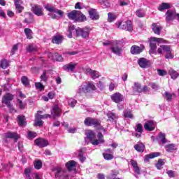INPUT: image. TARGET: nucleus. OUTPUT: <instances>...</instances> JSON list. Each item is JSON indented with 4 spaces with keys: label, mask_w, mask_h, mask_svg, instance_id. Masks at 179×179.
<instances>
[{
    "label": "nucleus",
    "mask_w": 179,
    "mask_h": 179,
    "mask_svg": "<svg viewBox=\"0 0 179 179\" xmlns=\"http://www.w3.org/2000/svg\"><path fill=\"white\" fill-rule=\"evenodd\" d=\"M92 29L85 27L84 28H78L75 27V25L69 26L66 36L69 38H72V35L76 34L77 37H82V38H87L89 37V34H90V31Z\"/></svg>",
    "instance_id": "1"
},
{
    "label": "nucleus",
    "mask_w": 179,
    "mask_h": 179,
    "mask_svg": "<svg viewBox=\"0 0 179 179\" xmlns=\"http://www.w3.org/2000/svg\"><path fill=\"white\" fill-rule=\"evenodd\" d=\"M98 140L96 139V134H94V131L92 130H89L87 132V138L91 141V143L94 146H97V145H100V143H104V138H103V134L98 133L97 134ZM95 139V140H94Z\"/></svg>",
    "instance_id": "2"
},
{
    "label": "nucleus",
    "mask_w": 179,
    "mask_h": 179,
    "mask_svg": "<svg viewBox=\"0 0 179 179\" xmlns=\"http://www.w3.org/2000/svg\"><path fill=\"white\" fill-rule=\"evenodd\" d=\"M67 16L70 20H74V22H85L86 20V16L82 14V12L76 10L67 13Z\"/></svg>",
    "instance_id": "3"
},
{
    "label": "nucleus",
    "mask_w": 179,
    "mask_h": 179,
    "mask_svg": "<svg viewBox=\"0 0 179 179\" xmlns=\"http://www.w3.org/2000/svg\"><path fill=\"white\" fill-rule=\"evenodd\" d=\"M85 125L87 127H94L102 129L103 132H106V129L101 127V121L93 117H87L84 121Z\"/></svg>",
    "instance_id": "4"
},
{
    "label": "nucleus",
    "mask_w": 179,
    "mask_h": 179,
    "mask_svg": "<svg viewBox=\"0 0 179 179\" xmlns=\"http://www.w3.org/2000/svg\"><path fill=\"white\" fill-rule=\"evenodd\" d=\"M157 52L158 54H163V52H164L166 54L165 58H166V59H171L174 58V55H173V53H171V48L169 45H161L157 49Z\"/></svg>",
    "instance_id": "5"
},
{
    "label": "nucleus",
    "mask_w": 179,
    "mask_h": 179,
    "mask_svg": "<svg viewBox=\"0 0 179 179\" xmlns=\"http://www.w3.org/2000/svg\"><path fill=\"white\" fill-rule=\"evenodd\" d=\"M120 44H121V41H115L113 42L112 46L110 48L111 52L115 55H118V57H121L122 55V46Z\"/></svg>",
    "instance_id": "6"
},
{
    "label": "nucleus",
    "mask_w": 179,
    "mask_h": 179,
    "mask_svg": "<svg viewBox=\"0 0 179 179\" xmlns=\"http://www.w3.org/2000/svg\"><path fill=\"white\" fill-rule=\"evenodd\" d=\"M164 39L162 38H156V37H153L151 38L150 41V50H149V54H150V55H152V54H156V50L157 48V46L156 45V43H164Z\"/></svg>",
    "instance_id": "7"
},
{
    "label": "nucleus",
    "mask_w": 179,
    "mask_h": 179,
    "mask_svg": "<svg viewBox=\"0 0 179 179\" xmlns=\"http://www.w3.org/2000/svg\"><path fill=\"white\" fill-rule=\"evenodd\" d=\"M115 26L117 29H122V30H126L127 31H132V30H134V27L132 26V22H131V20H127L124 22L121 21L117 22Z\"/></svg>",
    "instance_id": "8"
},
{
    "label": "nucleus",
    "mask_w": 179,
    "mask_h": 179,
    "mask_svg": "<svg viewBox=\"0 0 179 179\" xmlns=\"http://www.w3.org/2000/svg\"><path fill=\"white\" fill-rule=\"evenodd\" d=\"M12 100H13V95L8 93L3 96L1 101L3 104H6V106H7L10 113H13V111H15V109L13 108V105L10 104Z\"/></svg>",
    "instance_id": "9"
},
{
    "label": "nucleus",
    "mask_w": 179,
    "mask_h": 179,
    "mask_svg": "<svg viewBox=\"0 0 179 179\" xmlns=\"http://www.w3.org/2000/svg\"><path fill=\"white\" fill-rule=\"evenodd\" d=\"M62 114V109L58 105L53 106L51 110V115L52 118H59Z\"/></svg>",
    "instance_id": "10"
},
{
    "label": "nucleus",
    "mask_w": 179,
    "mask_h": 179,
    "mask_svg": "<svg viewBox=\"0 0 179 179\" xmlns=\"http://www.w3.org/2000/svg\"><path fill=\"white\" fill-rule=\"evenodd\" d=\"M137 62L140 68H143V69L150 68V65H152V63H150L149 59L145 57L139 58Z\"/></svg>",
    "instance_id": "11"
},
{
    "label": "nucleus",
    "mask_w": 179,
    "mask_h": 179,
    "mask_svg": "<svg viewBox=\"0 0 179 179\" xmlns=\"http://www.w3.org/2000/svg\"><path fill=\"white\" fill-rule=\"evenodd\" d=\"M45 9L48 10V12H53L54 13H57V15H59L60 17H62L64 16V11L52 6H50L48 4L45 6Z\"/></svg>",
    "instance_id": "12"
},
{
    "label": "nucleus",
    "mask_w": 179,
    "mask_h": 179,
    "mask_svg": "<svg viewBox=\"0 0 179 179\" xmlns=\"http://www.w3.org/2000/svg\"><path fill=\"white\" fill-rule=\"evenodd\" d=\"M145 50V45H141L140 46L138 45H133L131 46L130 49V52L133 55H138V54H141Z\"/></svg>",
    "instance_id": "13"
},
{
    "label": "nucleus",
    "mask_w": 179,
    "mask_h": 179,
    "mask_svg": "<svg viewBox=\"0 0 179 179\" xmlns=\"http://www.w3.org/2000/svg\"><path fill=\"white\" fill-rule=\"evenodd\" d=\"M177 16V13L174 10H168L166 13V21L171 22V20H174L176 17Z\"/></svg>",
    "instance_id": "14"
},
{
    "label": "nucleus",
    "mask_w": 179,
    "mask_h": 179,
    "mask_svg": "<svg viewBox=\"0 0 179 179\" xmlns=\"http://www.w3.org/2000/svg\"><path fill=\"white\" fill-rule=\"evenodd\" d=\"M77 66H78V63L70 62L63 66V69L64 71H66V72H73V71H75Z\"/></svg>",
    "instance_id": "15"
},
{
    "label": "nucleus",
    "mask_w": 179,
    "mask_h": 179,
    "mask_svg": "<svg viewBox=\"0 0 179 179\" xmlns=\"http://www.w3.org/2000/svg\"><path fill=\"white\" fill-rule=\"evenodd\" d=\"M110 99L115 103H121V101H124V96L120 92H116L112 94Z\"/></svg>",
    "instance_id": "16"
},
{
    "label": "nucleus",
    "mask_w": 179,
    "mask_h": 179,
    "mask_svg": "<svg viewBox=\"0 0 179 179\" xmlns=\"http://www.w3.org/2000/svg\"><path fill=\"white\" fill-rule=\"evenodd\" d=\"M32 12L36 16H43L44 12H43V7L38 5H35L32 6Z\"/></svg>",
    "instance_id": "17"
},
{
    "label": "nucleus",
    "mask_w": 179,
    "mask_h": 179,
    "mask_svg": "<svg viewBox=\"0 0 179 179\" xmlns=\"http://www.w3.org/2000/svg\"><path fill=\"white\" fill-rule=\"evenodd\" d=\"M89 15L92 20H99L100 15L97 13V10L94 8H90L88 11Z\"/></svg>",
    "instance_id": "18"
},
{
    "label": "nucleus",
    "mask_w": 179,
    "mask_h": 179,
    "mask_svg": "<svg viewBox=\"0 0 179 179\" xmlns=\"http://www.w3.org/2000/svg\"><path fill=\"white\" fill-rule=\"evenodd\" d=\"M35 145L38 146V148H45V146H48V141L44 138H36L34 141Z\"/></svg>",
    "instance_id": "19"
},
{
    "label": "nucleus",
    "mask_w": 179,
    "mask_h": 179,
    "mask_svg": "<svg viewBox=\"0 0 179 179\" xmlns=\"http://www.w3.org/2000/svg\"><path fill=\"white\" fill-rule=\"evenodd\" d=\"M4 138L5 139H14L15 142L17 141V139H19V134L16 132H11L8 131L7 133L4 134Z\"/></svg>",
    "instance_id": "20"
},
{
    "label": "nucleus",
    "mask_w": 179,
    "mask_h": 179,
    "mask_svg": "<svg viewBox=\"0 0 179 179\" xmlns=\"http://www.w3.org/2000/svg\"><path fill=\"white\" fill-rule=\"evenodd\" d=\"M85 72L87 75H90L92 79H97V78H100V73H99L97 71L87 69Z\"/></svg>",
    "instance_id": "21"
},
{
    "label": "nucleus",
    "mask_w": 179,
    "mask_h": 179,
    "mask_svg": "<svg viewBox=\"0 0 179 179\" xmlns=\"http://www.w3.org/2000/svg\"><path fill=\"white\" fill-rule=\"evenodd\" d=\"M152 29L155 34H157L158 36H160V33L162 32V30H163V27L159 25L158 24L153 23L152 24Z\"/></svg>",
    "instance_id": "22"
},
{
    "label": "nucleus",
    "mask_w": 179,
    "mask_h": 179,
    "mask_svg": "<svg viewBox=\"0 0 179 179\" xmlns=\"http://www.w3.org/2000/svg\"><path fill=\"white\" fill-rule=\"evenodd\" d=\"M144 128L146 131H155V122L150 120L145 123Z\"/></svg>",
    "instance_id": "23"
},
{
    "label": "nucleus",
    "mask_w": 179,
    "mask_h": 179,
    "mask_svg": "<svg viewBox=\"0 0 179 179\" xmlns=\"http://www.w3.org/2000/svg\"><path fill=\"white\" fill-rule=\"evenodd\" d=\"M66 167L69 171H73L76 169V162L75 161H69L66 164Z\"/></svg>",
    "instance_id": "24"
},
{
    "label": "nucleus",
    "mask_w": 179,
    "mask_h": 179,
    "mask_svg": "<svg viewBox=\"0 0 179 179\" xmlns=\"http://www.w3.org/2000/svg\"><path fill=\"white\" fill-rule=\"evenodd\" d=\"M130 163L131 164V166L134 168V173H136V174L138 175L141 174V168L138 166V162H136V161L134 159H131Z\"/></svg>",
    "instance_id": "25"
},
{
    "label": "nucleus",
    "mask_w": 179,
    "mask_h": 179,
    "mask_svg": "<svg viewBox=\"0 0 179 179\" xmlns=\"http://www.w3.org/2000/svg\"><path fill=\"white\" fill-rule=\"evenodd\" d=\"M62 41H64V36L61 35H56L52 39L53 44H61Z\"/></svg>",
    "instance_id": "26"
},
{
    "label": "nucleus",
    "mask_w": 179,
    "mask_h": 179,
    "mask_svg": "<svg viewBox=\"0 0 179 179\" xmlns=\"http://www.w3.org/2000/svg\"><path fill=\"white\" fill-rule=\"evenodd\" d=\"M159 155H160V153L159 152H152L151 154L146 155L144 158V162H145V163H148L150 159H155V157H157Z\"/></svg>",
    "instance_id": "27"
},
{
    "label": "nucleus",
    "mask_w": 179,
    "mask_h": 179,
    "mask_svg": "<svg viewBox=\"0 0 179 179\" xmlns=\"http://www.w3.org/2000/svg\"><path fill=\"white\" fill-rule=\"evenodd\" d=\"M83 93H87L86 85L85 84H82L77 90V94H78V96H82Z\"/></svg>",
    "instance_id": "28"
},
{
    "label": "nucleus",
    "mask_w": 179,
    "mask_h": 179,
    "mask_svg": "<svg viewBox=\"0 0 179 179\" xmlns=\"http://www.w3.org/2000/svg\"><path fill=\"white\" fill-rule=\"evenodd\" d=\"M134 149L137 152H143L145 151V144L142 143H138L134 145Z\"/></svg>",
    "instance_id": "29"
},
{
    "label": "nucleus",
    "mask_w": 179,
    "mask_h": 179,
    "mask_svg": "<svg viewBox=\"0 0 179 179\" xmlns=\"http://www.w3.org/2000/svg\"><path fill=\"white\" fill-rule=\"evenodd\" d=\"M27 15L28 17L24 19V23H27V24L34 23V18L33 17V14L27 13Z\"/></svg>",
    "instance_id": "30"
},
{
    "label": "nucleus",
    "mask_w": 179,
    "mask_h": 179,
    "mask_svg": "<svg viewBox=\"0 0 179 179\" xmlns=\"http://www.w3.org/2000/svg\"><path fill=\"white\" fill-rule=\"evenodd\" d=\"M134 93H142V87L141 84L138 83H134V86H133Z\"/></svg>",
    "instance_id": "31"
},
{
    "label": "nucleus",
    "mask_w": 179,
    "mask_h": 179,
    "mask_svg": "<svg viewBox=\"0 0 179 179\" xmlns=\"http://www.w3.org/2000/svg\"><path fill=\"white\" fill-rule=\"evenodd\" d=\"M17 122H18V125H20V127H25L26 126V119L24 118V116H23V115L17 116Z\"/></svg>",
    "instance_id": "32"
},
{
    "label": "nucleus",
    "mask_w": 179,
    "mask_h": 179,
    "mask_svg": "<svg viewBox=\"0 0 179 179\" xmlns=\"http://www.w3.org/2000/svg\"><path fill=\"white\" fill-rule=\"evenodd\" d=\"M168 73L170 75L171 79H173V80H176V79H177L179 76V73L171 69L169 71Z\"/></svg>",
    "instance_id": "33"
},
{
    "label": "nucleus",
    "mask_w": 179,
    "mask_h": 179,
    "mask_svg": "<svg viewBox=\"0 0 179 179\" xmlns=\"http://www.w3.org/2000/svg\"><path fill=\"white\" fill-rule=\"evenodd\" d=\"M166 9H170V4L168 3H162L158 7V10H160V12H163V10H166Z\"/></svg>",
    "instance_id": "34"
},
{
    "label": "nucleus",
    "mask_w": 179,
    "mask_h": 179,
    "mask_svg": "<svg viewBox=\"0 0 179 179\" xmlns=\"http://www.w3.org/2000/svg\"><path fill=\"white\" fill-rule=\"evenodd\" d=\"M123 116L124 118H130L131 120L134 119V115L132 114V112L129 110H125L123 112Z\"/></svg>",
    "instance_id": "35"
},
{
    "label": "nucleus",
    "mask_w": 179,
    "mask_h": 179,
    "mask_svg": "<svg viewBox=\"0 0 179 179\" xmlns=\"http://www.w3.org/2000/svg\"><path fill=\"white\" fill-rule=\"evenodd\" d=\"M173 96H174V94H171V93L169 92H165L163 94V97L166 99V101H171L173 100Z\"/></svg>",
    "instance_id": "36"
},
{
    "label": "nucleus",
    "mask_w": 179,
    "mask_h": 179,
    "mask_svg": "<svg viewBox=\"0 0 179 179\" xmlns=\"http://www.w3.org/2000/svg\"><path fill=\"white\" fill-rule=\"evenodd\" d=\"M107 117L108 118V120L111 122H113L114 120H116V118H118V116H117V115H115V113L113 112H108L107 114Z\"/></svg>",
    "instance_id": "37"
},
{
    "label": "nucleus",
    "mask_w": 179,
    "mask_h": 179,
    "mask_svg": "<svg viewBox=\"0 0 179 179\" xmlns=\"http://www.w3.org/2000/svg\"><path fill=\"white\" fill-rule=\"evenodd\" d=\"M165 149L166 152H174V150H176V144H168L165 145Z\"/></svg>",
    "instance_id": "38"
},
{
    "label": "nucleus",
    "mask_w": 179,
    "mask_h": 179,
    "mask_svg": "<svg viewBox=\"0 0 179 179\" xmlns=\"http://www.w3.org/2000/svg\"><path fill=\"white\" fill-rule=\"evenodd\" d=\"M117 19V15L113 13H108V22L110 23H112V22H114Z\"/></svg>",
    "instance_id": "39"
},
{
    "label": "nucleus",
    "mask_w": 179,
    "mask_h": 179,
    "mask_svg": "<svg viewBox=\"0 0 179 179\" xmlns=\"http://www.w3.org/2000/svg\"><path fill=\"white\" fill-rule=\"evenodd\" d=\"M86 85L87 92H92V90H96V86L92 83H88Z\"/></svg>",
    "instance_id": "40"
},
{
    "label": "nucleus",
    "mask_w": 179,
    "mask_h": 179,
    "mask_svg": "<svg viewBox=\"0 0 179 179\" xmlns=\"http://www.w3.org/2000/svg\"><path fill=\"white\" fill-rule=\"evenodd\" d=\"M77 103H78V101H76L73 98H70L68 99V104L69 107H71L72 108H73V107H75V106H76Z\"/></svg>",
    "instance_id": "41"
},
{
    "label": "nucleus",
    "mask_w": 179,
    "mask_h": 179,
    "mask_svg": "<svg viewBox=\"0 0 179 179\" xmlns=\"http://www.w3.org/2000/svg\"><path fill=\"white\" fill-rule=\"evenodd\" d=\"M78 157L81 163H83L86 160V157L83 156V150H78Z\"/></svg>",
    "instance_id": "42"
},
{
    "label": "nucleus",
    "mask_w": 179,
    "mask_h": 179,
    "mask_svg": "<svg viewBox=\"0 0 179 179\" xmlns=\"http://www.w3.org/2000/svg\"><path fill=\"white\" fill-rule=\"evenodd\" d=\"M158 138L162 142V143L164 144L167 143V139L166 138V134L159 133V134L158 135Z\"/></svg>",
    "instance_id": "43"
},
{
    "label": "nucleus",
    "mask_w": 179,
    "mask_h": 179,
    "mask_svg": "<svg viewBox=\"0 0 179 179\" xmlns=\"http://www.w3.org/2000/svg\"><path fill=\"white\" fill-rule=\"evenodd\" d=\"M27 50L28 52H34V51H37V46L34 44L29 45L27 48Z\"/></svg>",
    "instance_id": "44"
},
{
    "label": "nucleus",
    "mask_w": 179,
    "mask_h": 179,
    "mask_svg": "<svg viewBox=\"0 0 179 179\" xmlns=\"http://www.w3.org/2000/svg\"><path fill=\"white\" fill-rule=\"evenodd\" d=\"M24 33L27 38H29V40H31V38H33V36H31V34H33V31H31V29L26 28L24 29Z\"/></svg>",
    "instance_id": "45"
},
{
    "label": "nucleus",
    "mask_w": 179,
    "mask_h": 179,
    "mask_svg": "<svg viewBox=\"0 0 179 179\" xmlns=\"http://www.w3.org/2000/svg\"><path fill=\"white\" fill-rule=\"evenodd\" d=\"M136 15L138 17H145V10L139 8L136 11Z\"/></svg>",
    "instance_id": "46"
},
{
    "label": "nucleus",
    "mask_w": 179,
    "mask_h": 179,
    "mask_svg": "<svg viewBox=\"0 0 179 179\" xmlns=\"http://www.w3.org/2000/svg\"><path fill=\"white\" fill-rule=\"evenodd\" d=\"M0 66L3 69H6V68L9 66V62H8L6 59L1 60Z\"/></svg>",
    "instance_id": "47"
},
{
    "label": "nucleus",
    "mask_w": 179,
    "mask_h": 179,
    "mask_svg": "<svg viewBox=\"0 0 179 179\" xmlns=\"http://www.w3.org/2000/svg\"><path fill=\"white\" fill-rule=\"evenodd\" d=\"M55 59L53 61H58L59 62H62L64 61V57L58 53L54 54Z\"/></svg>",
    "instance_id": "48"
},
{
    "label": "nucleus",
    "mask_w": 179,
    "mask_h": 179,
    "mask_svg": "<svg viewBox=\"0 0 179 179\" xmlns=\"http://www.w3.org/2000/svg\"><path fill=\"white\" fill-rule=\"evenodd\" d=\"M99 2L101 3L102 6H104L105 8H110L111 5L107 0H99Z\"/></svg>",
    "instance_id": "49"
},
{
    "label": "nucleus",
    "mask_w": 179,
    "mask_h": 179,
    "mask_svg": "<svg viewBox=\"0 0 179 179\" xmlns=\"http://www.w3.org/2000/svg\"><path fill=\"white\" fill-rule=\"evenodd\" d=\"M156 167L158 170L162 169V166H164V159H159L158 160V162L156 164Z\"/></svg>",
    "instance_id": "50"
},
{
    "label": "nucleus",
    "mask_w": 179,
    "mask_h": 179,
    "mask_svg": "<svg viewBox=\"0 0 179 179\" xmlns=\"http://www.w3.org/2000/svg\"><path fill=\"white\" fill-rule=\"evenodd\" d=\"M21 81H22V85H24V86H29V85L30 84L29 82V78H27V77H26V76H23L21 78Z\"/></svg>",
    "instance_id": "51"
},
{
    "label": "nucleus",
    "mask_w": 179,
    "mask_h": 179,
    "mask_svg": "<svg viewBox=\"0 0 179 179\" xmlns=\"http://www.w3.org/2000/svg\"><path fill=\"white\" fill-rule=\"evenodd\" d=\"M103 156L105 160H113V159H114V155H113L112 154L103 153Z\"/></svg>",
    "instance_id": "52"
},
{
    "label": "nucleus",
    "mask_w": 179,
    "mask_h": 179,
    "mask_svg": "<svg viewBox=\"0 0 179 179\" xmlns=\"http://www.w3.org/2000/svg\"><path fill=\"white\" fill-rule=\"evenodd\" d=\"M48 80V77H47V71H44L42 75L41 76V80L42 82H47Z\"/></svg>",
    "instance_id": "53"
},
{
    "label": "nucleus",
    "mask_w": 179,
    "mask_h": 179,
    "mask_svg": "<svg viewBox=\"0 0 179 179\" xmlns=\"http://www.w3.org/2000/svg\"><path fill=\"white\" fill-rule=\"evenodd\" d=\"M119 174V172L118 171H112V174L110 175L108 177V179H115V177H117Z\"/></svg>",
    "instance_id": "54"
},
{
    "label": "nucleus",
    "mask_w": 179,
    "mask_h": 179,
    "mask_svg": "<svg viewBox=\"0 0 179 179\" xmlns=\"http://www.w3.org/2000/svg\"><path fill=\"white\" fill-rule=\"evenodd\" d=\"M34 167L36 169V170H40L43 167V163L41 161H36L34 163Z\"/></svg>",
    "instance_id": "55"
},
{
    "label": "nucleus",
    "mask_w": 179,
    "mask_h": 179,
    "mask_svg": "<svg viewBox=\"0 0 179 179\" xmlns=\"http://www.w3.org/2000/svg\"><path fill=\"white\" fill-rule=\"evenodd\" d=\"M136 127V132H138L139 134H142V132H143V127H142V124L138 123Z\"/></svg>",
    "instance_id": "56"
},
{
    "label": "nucleus",
    "mask_w": 179,
    "mask_h": 179,
    "mask_svg": "<svg viewBox=\"0 0 179 179\" xmlns=\"http://www.w3.org/2000/svg\"><path fill=\"white\" fill-rule=\"evenodd\" d=\"M40 113H43V111L38 110L35 115V121H41V120H43L42 115H40Z\"/></svg>",
    "instance_id": "57"
},
{
    "label": "nucleus",
    "mask_w": 179,
    "mask_h": 179,
    "mask_svg": "<svg viewBox=\"0 0 179 179\" xmlns=\"http://www.w3.org/2000/svg\"><path fill=\"white\" fill-rule=\"evenodd\" d=\"M15 6L17 12H18V13H22V11L23 10V9H24V7H23L20 4H15Z\"/></svg>",
    "instance_id": "58"
},
{
    "label": "nucleus",
    "mask_w": 179,
    "mask_h": 179,
    "mask_svg": "<svg viewBox=\"0 0 179 179\" xmlns=\"http://www.w3.org/2000/svg\"><path fill=\"white\" fill-rule=\"evenodd\" d=\"M37 136V134L34 131H29L28 132V139H34Z\"/></svg>",
    "instance_id": "59"
},
{
    "label": "nucleus",
    "mask_w": 179,
    "mask_h": 179,
    "mask_svg": "<svg viewBox=\"0 0 179 179\" xmlns=\"http://www.w3.org/2000/svg\"><path fill=\"white\" fill-rule=\"evenodd\" d=\"M35 86L39 90H44V85L41 83H36Z\"/></svg>",
    "instance_id": "60"
},
{
    "label": "nucleus",
    "mask_w": 179,
    "mask_h": 179,
    "mask_svg": "<svg viewBox=\"0 0 179 179\" xmlns=\"http://www.w3.org/2000/svg\"><path fill=\"white\" fill-rule=\"evenodd\" d=\"M44 122L43 120H35L34 125L35 127H43Z\"/></svg>",
    "instance_id": "61"
},
{
    "label": "nucleus",
    "mask_w": 179,
    "mask_h": 179,
    "mask_svg": "<svg viewBox=\"0 0 179 179\" xmlns=\"http://www.w3.org/2000/svg\"><path fill=\"white\" fill-rule=\"evenodd\" d=\"M17 48H18L17 45H14L11 50L10 55H15V51H17Z\"/></svg>",
    "instance_id": "62"
},
{
    "label": "nucleus",
    "mask_w": 179,
    "mask_h": 179,
    "mask_svg": "<svg viewBox=\"0 0 179 179\" xmlns=\"http://www.w3.org/2000/svg\"><path fill=\"white\" fill-rule=\"evenodd\" d=\"M17 103H18V106L20 107V108L21 110H23V108H24V103H23V101L20 99H17Z\"/></svg>",
    "instance_id": "63"
},
{
    "label": "nucleus",
    "mask_w": 179,
    "mask_h": 179,
    "mask_svg": "<svg viewBox=\"0 0 179 179\" xmlns=\"http://www.w3.org/2000/svg\"><path fill=\"white\" fill-rule=\"evenodd\" d=\"M158 72V75H159V76H165V75H167V72L164 70H157Z\"/></svg>",
    "instance_id": "64"
}]
</instances>
